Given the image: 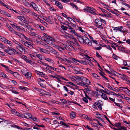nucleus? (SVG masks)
<instances>
[{
    "label": "nucleus",
    "mask_w": 130,
    "mask_h": 130,
    "mask_svg": "<svg viewBox=\"0 0 130 130\" xmlns=\"http://www.w3.org/2000/svg\"><path fill=\"white\" fill-rule=\"evenodd\" d=\"M112 57L113 58L116 60H117V57L119 58L118 56H117L114 53L112 54Z\"/></svg>",
    "instance_id": "nucleus-51"
},
{
    "label": "nucleus",
    "mask_w": 130,
    "mask_h": 130,
    "mask_svg": "<svg viewBox=\"0 0 130 130\" xmlns=\"http://www.w3.org/2000/svg\"><path fill=\"white\" fill-rule=\"evenodd\" d=\"M95 22L97 25L96 27L97 26H101L102 24V21L98 19H96L95 20Z\"/></svg>",
    "instance_id": "nucleus-7"
},
{
    "label": "nucleus",
    "mask_w": 130,
    "mask_h": 130,
    "mask_svg": "<svg viewBox=\"0 0 130 130\" xmlns=\"http://www.w3.org/2000/svg\"><path fill=\"white\" fill-rule=\"evenodd\" d=\"M18 46L17 47V48L21 52H23V51L24 52H25V47L23 46L22 44L20 43V44H18Z\"/></svg>",
    "instance_id": "nucleus-3"
},
{
    "label": "nucleus",
    "mask_w": 130,
    "mask_h": 130,
    "mask_svg": "<svg viewBox=\"0 0 130 130\" xmlns=\"http://www.w3.org/2000/svg\"><path fill=\"white\" fill-rule=\"evenodd\" d=\"M46 38L47 39V42L49 41H52L54 40L53 38L49 36H47V38Z\"/></svg>",
    "instance_id": "nucleus-34"
},
{
    "label": "nucleus",
    "mask_w": 130,
    "mask_h": 130,
    "mask_svg": "<svg viewBox=\"0 0 130 130\" xmlns=\"http://www.w3.org/2000/svg\"><path fill=\"white\" fill-rule=\"evenodd\" d=\"M21 9L23 10L24 11L28 12L29 11V9H27L23 7H21Z\"/></svg>",
    "instance_id": "nucleus-59"
},
{
    "label": "nucleus",
    "mask_w": 130,
    "mask_h": 130,
    "mask_svg": "<svg viewBox=\"0 0 130 130\" xmlns=\"http://www.w3.org/2000/svg\"><path fill=\"white\" fill-rule=\"evenodd\" d=\"M48 48L50 50L52 53L54 54H57V51L56 50H54L52 47L50 46H48Z\"/></svg>",
    "instance_id": "nucleus-12"
},
{
    "label": "nucleus",
    "mask_w": 130,
    "mask_h": 130,
    "mask_svg": "<svg viewBox=\"0 0 130 130\" xmlns=\"http://www.w3.org/2000/svg\"><path fill=\"white\" fill-rule=\"evenodd\" d=\"M104 116L106 119L107 120V121L110 123V124L111 125H113V124L111 122L110 120L105 115H104Z\"/></svg>",
    "instance_id": "nucleus-55"
},
{
    "label": "nucleus",
    "mask_w": 130,
    "mask_h": 130,
    "mask_svg": "<svg viewBox=\"0 0 130 130\" xmlns=\"http://www.w3.org/2000/svg\"><path fill=\"white\" fill-rule=\"evenodd\" d=\"M85 37L84 38V42L85 43L84 44H87L89 46H91L92 45V42L91 41L88 39V38L86 37Z\"/></svg>",
    "instance_id": "nucleus-5"
},
{
    "label": "nucleus",
    "mask_w": 130,
    "mask_h": 130,
    "mask_svg": "<svg viewBox=\"0 0 130 130\" xmlns=\"http://www.w3.org/2000/svg\"><path fill=\"white\" fill-rule=\"evenodd\" d=\"M85 126L89 130H94L93 129L90 127L88 125H86Z\"/></svg>",
    "instance_id": "nucleus-64"
},
{
    "label": "nucleus",
    "mask_w": 130,
    "mask_h": 130,
    "mask_svg": "<svg viewBox=\"0 0 130 130\" xmlns=\"http://www.w3.org/2000/svg\"><path fill=\"white\" fill-rule=\"evenodd\" d=\"M101 46H104L105 47H106L107 49L110 50H112V48L110 46L108 45H101Z\"/></svg>",
    "instance_id": "nucleus-21"
},
{
    "label": "nucleus",
    "mask_w": 130,
    "mask_h": 130,
    "mask_svg": "<svg viewBox=\"0 0 130 130\" xmlns=\"http://www.w3.org/2000/svg\"><path fill=\"white\" fill-rule=\"evenodd\" d=\"M64 32L66 34H67L68 35V36H66V38H71L73 40H76V38L74 37L72 35L68 34L67 32Z\"/></svg>",
    "instance_id": "nucleus-11"
},
{
    "label": "nucleus",
    "mask_w": 130,
    "mask_h": 130,
    "mask_svg": "<svg viewBox=\"0 0 130 130\" xmlns=\"http://www.w3.org/2000/svg\"><path fill=\"white\" fill-rule=\"evenodd\" d=\"M77 79H80L81 80H84V77L83 76H82L81 77H80L79 76H77L76 77Z\"/></svg>",
    "instance_id": "nucleus-43"
},
{
    "label": "nucleus",
    "mask_w": 130,
    "mask_h": 130,
    "mask_svg": "<svg viewBox=\"0 0 130 130\" xmlns=\"http://www.w3.org/2000/svg\"><path fill=\"white\" fill-rule=\"evenodd\" d=\"M37 75H39V76H40L41 77H43L44 75H45V74L44 73H43V72H42V73L40 74L37 73Z\"/></svg>",
    "instance_id": "nucleus-60"
},
{
    "label": "nucleus",
    "mask_w": 130,
    "mask_h": 130,
    "mask_svg": "<svg viewBox=\"0 0 130 130\" xmlns=\"http://www.w3.org/2000/svg\"><path fill=\"white\" fill-rule=\"evenodd\" d=\"M4 6L10 10H11V7L8 5H6L5 4Z\"/></svg>",
    "instance_id": "nucleus-58"
},
{
    "label": "nucleus",
    "mask_w": 130,
    "mask_h": 130,
    "mask_svg": "<svg viewBox=\"0 0 130 130\" xmlns=\"http://www.w3.org/2000/svg\"><path fill=\"white\" fill-rule=\"evenodd\" d=\"M22 2L26 6H28L29 5H30L29 3L26 0H23Z\"/></svg>",
    "instance_id": "nucleus-39"
},
{
    "label": "nucleus",
    "mask_w": 130,
    "mask_h": 130,
    "mask_svg": "<svg viewBox=\"0 0 130 130\" xmlns=\"http://www.w3.org/2000/svg\"><path fill=\"white\" fill-rule=\"evenodd\" d=\"M6 26L9 28L10 31L12 33H13V32L14 31V30L11 27L10 25L8 24H6Z\"/></svg>",
    "instance_id": "nucleus-16"
},
{
    "label": "nucleus",
    "mask_w": 130,
    "mask_h": 130,
    "mask_svg": "<svg viewBox=\"0 0 130 130\" xmlns=\"http://www.w3.org/2000/svg\"><path fill=\"white\" fill-rule=\"evenodd\" d=\"M86 37L85 36H81L80 35L77 36V39L82 44H84L85 42H84V40L85 37Z\"/></svg>",
    "instance_id": "nucleus-2"
},
{
    "label": "nucleus",
    "mask_w": 130,
    "mask_h": 130,
    "mask_svg": "<svg viewBox=\"0 0 130 130\" xmlns=\"http://www.w3.org/2000/svg\"><path fill=\"white\" fill-rule=\"evenodd\" d=\"M1 75H2V77H6L7 78L6 76V74L4 72H2L1 74Z\"/></svg>",
    "instance_id": "nucleus-63"
},
{
    "label": "nucleus",
    "mask_w": 130,
    "mask_h": 130,
    "mask_svg": "<svg viewBox=\"0 0 130 130\" xmlns=\"http://www.w3.org/2000/svg\"><path fill=\"white\" fill-rule=\"evenodd\" d=\"M9 69H7L6 70L8 72L10 73L11 74H12L14 76V73L17 74L18 73L17 72H13L12 71H11V70H9Z\"/></svg>",
    "instance_id": "nucleus-23"
},
{
    "label": "nucleus",
    "mask_w": 130,
    "mask_h": 130,
    "mask_svg": "<svg viewBox=\"0 0 130 130\" xmlns=\"http://www.w3.org/2000/svg\"><path fill=\"white\" fill-rule=\"evenodd\" d=\"M91 124L93 125L95 127H96V130H99L98 126L96 125L97 124L95 123H92Z\"/></svg>",
    "instance_id": "nucleus-49"
},
{
    "label": "nucleus",
    "mask_w": 130,
    "mask_h": 130,
    "mask_svg": "<svg viewBox=\"0 0 130 130\" xmlns=\"http://www.w3.org/2000/svg\"><path fill=\"white\" fill-rule=\"evenodd\" d=\"M107 91H105L104 90V91H103V92H104L106 94H109V95L112 94L110 93H111V92H110V91L109 90H108L107 89Z\"/></svg>",
    "instance_id": "nucleus-42"
},
{
    "label": "nucleus",
    "mask_w": 130,
    "mask_h": 130,
    "mask_svg": "<svg viewBox=\"0 0 130 130\" xmlns=\"http://www.w3.org/2000/svg\"><path fill=\"white\" fill-rule=\"evenodd\" d=\"M79 84H80V85L82 86L85 87H89V86H88L86 85L83 82H82L81 83H79Z\"/></svg>",
    "instance_id": "nucleus-31"
},
{
    "label": "nucleus",
    "mask_w": 130,
    "mask_h": 130,
    "mask_svg": "<svg viewBox=\"0 0 130 130\" xmlns=\"http://www.w3.org/2000/svg\"><path fill=\"white\" fill-rule=\"evenodd\" d=\"M83 100L84 102L86 103H87L88 102V100L85 97H84L83 98Z\"/></svg>",
    "instance_id": "nucleus-62"
},
{
    "label": "nucleus",
    "mask_w": 130,
    "mask_h": 130,
    "mask_svg": "<svg viewBox=\"0 0 130 130\" xmlns=\"http://www.w3.org/2000/svg\"><path fill=\"white\" fill-rule=\"evenodd\" d=\"M73 41H74L72 45L74 46L76 45L77 46L78 44V43L77 41V39L76 38V40H74Z\"/></svg>",
    "instance_id": "nucleus-28"
},
{
    "label": "nucleus",
    "mask_w": 130,
    "mask_h": 130,
    "mask_svg": "<svg viewBox=\"0 0 130 130\" xmlns=\"http://www.w3.org/2000/svg\"><path fill=\"white\" fill-rule=\"evenodd\" d=\"M70 5L71 6H72L73 8H74L76 10L77 9V7L76 5L74 4L73 3H70Z\"/></svg>",
    "instance_id": "nucleus-32"
},
{
    "label": "nucleus",
    "mask_w": 130,
    "mask_h": 130,
    "mask_svg": "<svg viewBox=\"0 0 130 130\" xmlns=\"http://www.w3.org/2000/svg\"><path fill=\"white\" fill-rule=\"evenodd\" d=\"M35 89L37 90V91L41 92V93H44V91H45L39 89L38 88H36Z\"/></svg>",
    "instance_id": "nucleus-47"
},
{
    "label": "nucleus",
    "mask_w": 130,
    "mask_h": 130,
    "mask_svg": "<svg viewBox=\"0 0 130 130\" xmlns=\"http://www.w3.org/2000/svg\"><path fill=\"white\" fill-rule=\"evenodd\" d=\"M38 84H39L41 87L45 88V86L43 84L41 83L40 81H38Z\"/></svg>",
    "instance_id": "nucleus-53"
},
{
    "label": "nucleus",
    "mask_w": 130,
    "mask_h": 130,
    "mask_svg": "<svg viewBox=\"0 0 130 130\" xmlns=\"http://www.w3.org/2000/svg\"><path fill=\"white\" fill-rule=\"evenodd\" d=\"M58 3V5H57V6L60 9H63V6L61 3L60 2H57Z\"/></svg>",
    "instance_id": "nucleus-25"
},
{
    "label": "nucleus",
    "mask_w": 130,
    "mask_h": 130,
    "mask_svg": "<svg viewBox=\"0 0 130 130\" xmlns=\"http://www.w3.org/2000/svg\"><path fill=\"white\" fill-rule=\"evenodd\" d=\"M49 67H50V68H51L52 69H53V70H54V71H57V72H58V70H59V69L57 68H54V67H53L51 66H50Z\"/></svg>",
    "instance_id": "nucleus-46"
},
{
    "label": "nucleus",
    "mask_w": 130,
    "mask_h": 130,
    "mask_svg": "<svg viewBox=\"0 0 130 130\" xmlns=\"http://www.w3.org/2000/svg\"><path fill=\"white\" fill-rule=\"evenodd\" d=\"M17 18L18 19L22 21H24L25 20V19L23 17L18 16H17Z\"/></svg>",
    "instance_id": "nucleus-24"
},
{
    "label": "nucleus",
    "mask_w": 130,
    "mask_h": 130,
    "mask_svg": "<svg viewBox=\"0 0 130 130\" xmlns=\"http://www.w3.org/2000/svg\"><path fill=\"white\" fill-rule=\"evenodd\" d=\"M86 7L83 10L84 11H86L87 12H89L90 11V10H89V7H88L87 6H86Z\"/></svg>",
    "instance_id": "nucleus-52"
},
{
    "label": "nucleus",
    "mask_w": 130,
    "mask_h": 130,
    "mask_svg": "<svg viewBox=\"0 0 130 130\" xmlns=\"http://www.w3.org/2000/svg\"><path fill=\"white\" fill-rule=\"evenodd\" d=\"M86 93H87L89 96H94L96 93H97V94H96V95L97 96H98V92H96L95 91H92L89 89H88V90L87 91V92Z\"/></svg>",
    "instance_id": "nucleus-4"
},
{
    "label": "nucleus",
    "mask_w": 130,
    "mask_h": 130,
    "mask_svg": "<svg viewBox=\"0 0 130 130\" xmlns=\"http://www.w3.org/2000/svg\"><path fill=\"white\" fill-rule=\"evenodd\" d=\"M83 80H85L86 84L87 85H89L90 83V82L89 80L87 79L86 77H84Z\"/></svg>",
    "instance_id": "nucleus-22"
},
{
    "label": "nucleus",
    "mask_w": 130,
    "mask_h": 130,
    "mask_svg": "<svg viewBox=\"0 0 130 130\" xmlns=\"http://www.w3.org/2000/svg\"><path fill=\"white\" fill-rule=\"evenodd\" d=\"M107 87L109 88L111 90L113 91H118L119 92V90L118 91L117 89L111 87V86L109 84H108Z\"/></svg>",
    "instance_id": "nucleus-15"
},
{
    "label": "nucleus",
    "mask_w": 130,
    "mask_h": 130,
    "mask_svg": "<svg viewBox=\"0 0 130 130\" xmlns=\"http://www.w3.org/2000/svg\"><path fill=\"white\" fill-rule=\"evenodd\" d=\"M50 77H52L53 78H56V79H57V80L58 81V82H61V80L59 79V78L57 76H55L53 75H50Z\"/></svg>",
    "instance_id": "nucleus-35"
},
{
    "label": "nucleus",
    "mask_w": 130,
    "mask_h": 130,
    "mask_svg": "<svg viewBox=\"0 0 130 130\" xmlns=\"http://www.w3.org/2000/svg\"><path fill=\"white\" fill-rule=\"evenodd\" d=\"M14 127L15 128H17L19 129L22 130V128L21 127L19 126H18L16 125H14Z\"/></svg>",
    "instance_id": "nucleus-56"
},
{
    "label": "nucleus",
    "mask_w": 130,
    "mask_h": 130,
    "mask_svg": "<svg viewBox=\"0 0 130 130\" xmlns=\"http://www.w3.org/2000/svg\"><path fill=\"white\" fill-rule=\"evenodd\" d=\"M36 56L39 59L42 60H43L42 59V55L40 54H37Z\"/></svg>",
    "instance_id": "nucleus-40"
},
{
    "label": "nucleus",
    "mask_w": 130,
    "mask_h": 130,
    "mask_svg": "<svg viewBox=\"0 0 130 130\" xmlns=\"http://www.w3.org/2000/svg\"><path fill=\"white\" fill-rule=\"evenodd\" d=\"M121 3L122 5H125L130 9V5L127 4L125 3L121 2Z\"/></svg>",
    "instance_id": "nucleus-50"
},
{
    "label": "nucleus",
    "mask_w": 130,
    "mask_h": 130,
    "mask_svg": "<svg viewBox=\"0 0 130 130\" xmlns=\"http://www.w3.org/2000/svg\"><path fill=\"white\" fill-rule=\"evenodd\" d=\"M19 88L23 90H27V87H24L20 86L19 87Z\"/></svg>",
    "instance_id": "nucleus-29"
},
{
    "label": "nucleus",
    "mask_w": 130,
    "mask_h": 130,
    "mask_svg": "<svg viewBox=\"0 0 130 130\" xmlns=\"http://www.w3.org/2000/svg\"><path fill=\"white\" fill-rule=\"evenodd\" d=\"M114 103L116 106L119 107L120 108H122L123 106L121 105H120V103H117L115 102H114Z\"/></svg>",
    "instance_id": "nucleus-41"
},
{
    "label": "nucleus",
    "mask_w": 130,
    "mask_h": 130,
    "mask_svg": "<svg viewBox=\"0 0 130 130\" xmlns=\"http://www.w3.org/2000/svg\"><path fill=\"white\" fill-rule=\"evenodd\" d=\"M67 19L70 22L71 24H73L72 22H75V20H73L70 17H68L67 18Z\"/></svg>",
    "instance_id": "nucleus-33"
},
{
    "label": "nucleus",
    "mask_w": 130,
    "mask_h": 130,
    "mask_svg": "<svg viewBox=\"0 0 130 130\" xmlns=\"http://www.w3.org/2000/svg\"><path fill=\"white\" fill-rule=\"evenodd\" d=\"M116 28H117V30L121 32V31H122V29L123 27L122 26H118L116 27Z\"/></svg>",
    "instance_id": "nucleus-37"
},
{
    "label": "nucleus",
    "mask_w": 130,
    "mask_h": 130,
    "mask_svg": "<svg viewBox=\"0 0 130 130\" xmlns=\"http://www.w3.org/2000/svg\"><path fill=\"white\" fill-rule=\"evenodd\" d=\"M121 125V123H120L119 122L118 123H115V124L112 125L114 126L117 127L118 128V127H119V125Z\"/></svg>",
    "instance_id": "nucleus-45"
},
{
    "label": "nucleus",
    "mask_w": 130,
    "mask_h": 130,
    "mask_svg": "<svg viewBox=\"0 0 130 130\" xmlns=\"http://www.w3.org/2000/svg\"><path fill=\"white\" fill-rule=\"evenodd\" d=\"M13 32V33H14L16 35H17L18 36L20 37H22V36L23 35V34H22L21 33H19L18 32H17L15 31V30H14V31Z\"/></svg>",
    "instance_id": "nucleus-26"
},
{
    "label": "nucleus",
    "mask_w": 130,
    "mask_h": 130,
    "mask_svg": "<svg viewBox=\"0 0 130 130\" xmlns=\"http://www.w3.org/2000/svg\"><path fill=\"white\" fill-rule=\"evenodd\" d=\"M94 104L96 106L98 107V108L100 109L101 110L102 109V105L101 103L100 102V101H96L94 103Z\"/></svg>",
    "instance_id": "nucleus-9"
},
{
    "label": "nucleus",
    "mask_w": 130,
    "mask_h": 130,
    "mask_svg": "<svg viewBox=\"0 0 130 130\" xmlns=\"http://www.w3.org/2000/svg\"><path fill=\"white\" fill-rule=\"evenodd\" d=\"M61 27L62 29L64 30H66L68 28V27L64 25H62Z\"/></svg>",
    "instance_id": "nucleus-44"
},
{
    "label": "nucleus",
    "mask_w": 130,
    "mask_h": 130,
    "mask_svg": "<svg viewBox=\"0 0 130 130\" xmlns=\"http://www.w3.org/2000/svg\"><path fill=\"white\" fill-rule=\"evenodd\" d=\"M17 30L18 31L21 32L22 31H25L24 29L22 27L20 26H19V27Z\"/></svg>",
    "instance_id": "nucleus-27"
},
{
    "label": "nucleus",
    "mask_w": 130,
    "mask_h": 130,
    "mask_svg": "<svg viewBox=\"0 0 130 130\" xmlns=\"http://www.w3.org/2000/svg\"><path fill=\"white\" fill-rule=\"evenodd\" d=\"M122 76L121 77V78L125 80L126 78L128 77L127 76L125 75L124 74H123Z\"/></svg>",
    "instance_id": "nucleus-48"
},
{
    "label": "nucleus",
    "mask_w": 130,
    "mask_h": 130,
    "mask_svg": "<svg viewBox=\"0 0 130 130\" xmlns=\"http://www.w3.org/2000/svg\"><path fill=\"white\" fill-rule=\"evenodd\" d=\"M99 73L101 76L108 81L107 82H108L109 81L107 78L104 76L101 72Z\"/></svg>",
    "instance_id": "nucleus-36"
},
{
    "label": "nucleus",
    "mask_w": 130,
    "mask_h": 130,
    "mask_svg": "<svg viewBox=\"0 0 130 130\" xmlns=\"http://www.w3.org/2000/svg\"><path fill=\"white\" fill-rule=\"evenodd\" d=\"M76 116V115L75 112L73 111H72L70 114V118L72 119L74 118Z\"/></svg>",
    "instance_id": "nucleus-17"
},
{
    "label": "nucleus",
    "mask_w": 130,
    "mask_h": 130,
    "mask_svg": "<svg viewBox=\"0 0 130 130\" xmlns=\"http://www.w3.org/2000/svg\"><path fill=\"white\" fill-rule=\"evenodd\" d=\"M40 51L41 52H42L44 53H46L47 51L45 49L41 48L40 50Z\"/></svg>",
    "instance_id": "nucleus-38"
},
{
    "label": "nucleus",
    "mask_w": 130,
    "mask_h": 130,
    "mask_svg": "<svg viewBox=\"0 0 130 130\" xmlns=\"http://www.w3.org/2000/svg\"><path fill=\"white\" fill-rule=\"evenodd\" d=\"M62 124L63 125L66 126L65 128H67L68 127H70L67 124H66V123H64L62 121H61L59 123V124Z\"/></svg>",
    "instance_id": "nucleus-20"
},
{
    "label": "nucleus",
    "mask_w": 130,
    "mask_h": 130,
    "mask_svg": "<svg viewBox=\"0 0 130 130\" xmlns=\"http://www.w3.org/2000/svg\"><path fill=\"white\" fill-rule=\"evenodd\" d=\"M30 5L32 6L33 8L36 11H38L39 8L37 5L34 3L32 2L30 3Z\"/></svg>",
    "instance_id": "nucleus-6"
},
{
    "label": "nucleus",
    "mask_w": 130,
    "mask_h": 130,
    "mask_svg": "<svg viewBox=\"0 0 130 130\" xmlns=\"http://www.w3.org/2000/svg\"><path fill=\"white\" fill-rule=\"evenodd\" d=\"M57 19L59 21H63V18H62L61 16L59 15H57Z\"/></svg>",
    "instance_id": "nucleus-57"
},
{
    "label": "nucleus",
    "mask_w": 130,
    "mask_h": 130,
    "mask_svg": "<svg viewBox=\"0 0 130 130\" xmlns=\"http://www.w3.org/2000/svg\"><path fill=\"white\" fill-rule=\"evenodd\" d=\"M42 40H43L44 41H47V39L46 38H45L44 36H43L41 38Z\"/></svg>",
    "instance_id": "nucleus-61"
},
{
    "label": "nucleus",
    "mask_w": 130,
    "mask_h": 130,
    "mask_svg": "<svg viewBox=\"0 0 130 130\" xmlns=\"http://www.w3.org/2000/svg\"><path fill=\"white\" fill-rule=\"evenodd\" d=\"M89 10H90V11H89V12L90 13L93 14H95V12L96 11V10L95 9H94L93 7H89Z\"/></svg>",
    "instance_id": "nucleus-10"
},
{
    "label": "nucleus",
    "mask_w": 130,
    "mask_h": 130,
    "mask_svg": "<svg viewBox=\"0 0 130 130\" xmlns=\"http://www.w3.org/2000/svg\"><path fill=\"white\" fill-rule=\"evenodd\" d=\"M21 58L25 60L27 63H29L30 62H31V63L33 62L31 61L30 60L27 59V58H28L26 56L23 55L21 56Z\"/></svg>",
    "instance_id": "nucleus-8"
},
{
    "label": "nucleus",
    "mask_w": 130,
    "mask_h": 130,
    "mask_svg": "<svg viewBox=\"0 0 130 130\" xmlns=\"http://www.w3.org/2000/svg\"><path fill=\"white\" fill-rule=\"evenodd\" d=\"M5 43H7V44H9L10 46H12V43L11 41H10L8 40H7V39L6 40V41Z\"/></svg>",
    "instance_id": "nucleus-30"
},
{
    "label": "nucleus",
    "mask_w": 130,
    "mask_h": 130,
    "mask_svg": "<svg viewBox=\"0 0 130 130\" xmlns=\"http://www.w3.org/2000/svg\"><path fill=\"white\" fill-rule=\"evenodd\" d=\"M4 52L10 55H13L15 54V52L16 51L11 47H9L4 48Z\"/></svg>",
    "instance_id": "nucleus-1"
},
{
    "label": "nucleus",
    "mask_w": 130,
    "mask_h": 130,
    "mask_svg": "<svg viewBox=\"0 0 130 130\" xmlns=\"http://www.w3.org/2000/svg\"><path fill=\"white\" fill-rule=\"evenodd\" d=\"M83 56L87 60H89V61H90L91 60L90 59V58H91V57H90L87 55H85L84 54Z\"/></svg>",
    "instance_id": "nucleus-18"
},
{
    "label": "nucleus",
    "mask_w": 130,
    "mask_h": 130,
    "mask_svg": "<svg viewBox=\"0 0 130 130\" xmlns=\"http://www.w3.org/2000/svg\"><path fill=\"white\" fill-rule=\"evenodd\" d=\"M31 73L29 72L26 73L25 75V76H26V78H27L30 79L31 78Z\"/></svg>",
    "instance_id": "nucleus-19"
},
{
    "label": "nucleus",
    "mask_w": 130,
    "mask_h": 130,
    "mask_svg": "<svg viewBox=\"0 0 130 130\" xmlns=\"http://www.w3.org/2000/svg\"><path fill=\"white\" fill-rule=\"evenodd\" d=\"M101 96L102 98L106 100H108L109 102H111L110 101H109L108 100V98L106 95L104 93H102V95H101Z\"/></svg>",
    "instance_id": "nucleus-13"
},
{
    "label": "nucleus",
    "mask_w": 130,
    "mask_h": 130,
    "mask_svg": "<svg viewBox=\"0 0 130 130\" xmlns=\"http://www.w3.org/2000/svg\"><path fill=\"white\" fill-rule=\"evenodd\" d=\"M26 115L27 116L29 117V118H27V119H28L29 118L31 119V118H32V115L31 114L29 113H26Z\"/></svg>",
    "instance_id": "nucleus-54"
},
{
    "label": "nucleus",
    "mask_w": 130,
    "mask_h": 130,
    "mask_svg": "<svg viewBox=\"0 0 130 130\" xmlns=\"http://www.w3.org/2000/svg\"><path fill=\"white\" fill-rule=\"evenodd\" d=\"M1 12L2 14H3L8 17H11V15L10 14L4 10H3V11H2Z\"/></svg>",
    "instance_id": "nucleus-14"
}]
</instances>
